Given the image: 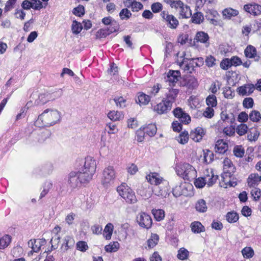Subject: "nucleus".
Instances as JSON below:
<instances>
[{
  "mask_svg": "<svg viewBox=\"0 0 261 261\" xmlns=\"http://www.w3.org/2000/svg\"><path fill=\"white\" fill-rule=\"evenodd\" d=\"M152 213L153 215L155 220L158 221H161L165 217V212L163 210L153 209L152 210Z\"/></svg>",
  "mask_w": 261,
  "mask_h": 261,
  "instance_id": "nucleus-40",
  "label": "nucleus"
},
{
  "mask_svg": "<svg viewBox=\"0 0 261 261\" xmlns=\"http://www.w3.org/2000/svg\"><path fill=\"white\" fill-rule=\"evenodd\" d=\"M196 210L199 213H205L207 210V206L205 201L203 199L198 200L195 203Z\"/></svg>",
  "mask_w": 261,
  "mask_h": 261,
  "instance_id": "nucleus-28",
  "label": "nucleus"
},
{
  "mask_svg": "<svg viewBox=\"0 0 261 261\" xmlns=\"http://www.w3.org/2000/svg\"><path fill=\"white\" fill-rule=\"evenodd\" d=\"M244 54L247 58H253L257 57V58L255 59L256 61H258L259 59V57L257 56L256 48L251 45H248L246 47L244 50Z\"/></svg>",
  "mask_w": 261,
  "mask_h": 261,
  "instance_id": "nucleus-25",
  "label": "nucleus"
},
{
  "mask_svg": "<svg viewBox=\"0 0 261 261\" xmlns=\"http://www.w3.org/2000/svg\"><path fill=\"white\" fill-rule=\"evenodd\" d=\"M205 135V132L202 127H197L191 131L190 137L195 142H199Z\"/></svg>",
  "mask_w": 261,
  "mask_h": 261,
  "instance_id": "nucleus-17",
  "label": "nucleus"
},
{
  "mask_svg": "<svg viewBox=\"0 0 261 261\" xmlns=\"http://www.w3.org/2000/svg\"><path fill=\"white\" fill-rule=\"evenodd\" d=\"M96 169V163L91 156L85 158L84 166L79 170L90 181L94 174Z\"/></svg>",
  "mask_w": 261,
  "mask_h": 261,
  "instance_id": "nucleus-6",
  "label": "nucleus"
},
{
  "mask_svg": "<svg viewBox=\"0 0 261 261\" xmlns=\"http://www.w3.org/2000/svg\"><path fill=\"white\" fill-rule=\"evenodd\" d=\"M244 10L253 15H258L261 14V6L256 4H247L244 6Z\"/></svg>",
  "mask_w": 261,
  "mask_h": 261,
  "instance_id": "nucleus-15",
  "label": "nucleus"
},
{
  "mask_svg": "<svg viewBox=\"0 0 261 261\" xmlns=\"http://www.w3.org/2000/svg\"><path fill=\"white\" fill-rule=\"evenodd\" d=\"M83 29L82 25L81 23L78 22L76 20L73 21L72 24V31L74 34H78L80 33Z\"/></svg>",
  "mask_w": 261,
  "mask_h": 261,
  "instance_id": "nucleus-47",
  "label": "nucleus"
},
{
  "mask_svg": "<svg viewBox=\"0 0 261 261\" xmlns=\"http://www.w3.org/2000/svg\"><path fill=\"white\" fill-rule=\"evenodd\" d=\"M195 186L198 188H202L206 185L205 177H199L195 179L194 181Z\"/></svg>",
  "mask_w": 261,
  "mask_h": 261,
  "instance_id": "nucleus-59",
  "label": "nucleus"
},
{
  "mask_svg": "<svg viewBox=\"0 0 261 261\" xmlns=\"http://www.w3.org/2000/svg\"><path fill=\"white\" fill-rule=\"evenodd\" d=\"M151 10L154 13H158L162 10L163 6L160 3H155L152 4L151 6Z\"/></svg>",
  "mask_w": 261,
  "mask_h": 261,
  "instance_id": "nucleus-64",
  "label": "nucleus"
},
{
  "mask_svg": "<svg viewBox=\"0 0 261 261\" xmlns=\"http://www.w3.org/2000/svg\"><path fill=\"white\" fill-rule=\"evenodd\" d=\"M89 182V180L80 171H72L68 175V185L72 189L80 187L82 184Z\"/></svg>",
  "mask_w": 261,
  "mask_h": 261,
  "instance_id": "nucleus-5",
  "label": "nucleus"
},
{
  "mask_svg": "<svg viewBox=\"0 0 261 261\" xmlns=\"http://www.w3.org/2000/svg\"><path fill=\"white\" fill-rule=\"evenodd\" d=\"M76 246V249L82 252H85L88 249L87 243L83 241L77 242Z\"/></svg>",
  "mask_w": 261,
  "mask_h": 261,
  "instance_id": "nucleus-55",
  "label": "nucleus"
},
{
  "mask_svg": "<svg viewBox=\"0 0 261 261\" xmlns=\"http://www.w3.org/2000/svg\"><path fill=\"white\" fill-rule=\"evenodd\" d=\"M223 133L228 136H232L235 134V128L232 126L226 127L223 129Z\"/></svg>",
  "mask_w": 261,
  "mask_h": 261,
  "instance_id": "nucleus-63",
  "label": "nucleus"
},
{
  "mask_svg": "<svg viewBox=\"0 0 261 261\" xmlns=\"http://www.w3.org/2000/svg\"><path fill=\"white\" fill-rule=\"evenodd\" d=\"M259 132L255 129H251L247 135V139L250 141L256 140L259 136Z\"/></svg>",
  "mask_w": 261,
  "mask_h": 261,
  "instance_id": "nucleus-44",
  "label": "nucleus"
},
{
  "mask_svg": "<svg viewBox=\"0 0 261 261\" xmlns=\"http://www.w3.org/2000/svg\"><path fill=\"white\" fill-rule=\"evenodd\" d=\"M180 76V72L178 70H170L165 79L166 82L169 83V85H174L178 81Z\"/></svg>",
  "mask_w": 261,
  "mask_h": 261,
  "instance_id": "nucleus-14",
  "label": "nucleus"
},
{
  "mask_svg": "<svg viewBox=\"0 0 261 261\" xmlns=\"http://www.w3.org/2000/svg\"><path fill=\"white\" fill-rule=\"evenodd\" d=\"M116 177V172L112 166L106 167L102 172L101 184L105 187H108L114 183Z\"/></svg>",
  "mask_w": 261,
  "mask_h": 261,
  "instance_id": "nucleus-7",
  "label": "nucleus"
},
{
  "mask_svg": "<svg viewBox=\"0 0 261 261\" xmlns=\"http://www.w3.org/2000/svg\"><path fill=\"white\" fill-rule=\"evenodd\" d=\"M114 229L113 225L111 223H108L103 230V236L107 240H110L111 238L112 232Z\"/></svg>",
  "mask_w": 261,
  "mask_h": 261,
  "instance_id": "nucleus-32",
  "label": "nucleus"
},
{
  "mask_svg": "<svg viewBox=\"0 0 261 261\" xmlns=\"http://www.w3.org/2000/svg\"><path fill=\"white\" fill-rule=\"evenodd\" d=\"M177 174L185 180L189 181L195 179L197 176V171L195 168L189 163H179L176 165Z\"/></svg>",
  "mask_w": 261,
  "mask_h": 261,
  "instance_id": "nucleus-3",
  "label": "nucleus"
},
{
  "mask_svg": "<svg viewBox=\"0 0 261 261\" xmlns=\"http://www.w3.org/2000/svg\"><path fill=\"white\" fill-rule=\"evenodd\" d=\"M255 87L252 84H246L238 87L237 92L240 95L246 96L250 95L253 93Z\"/></svg>",
  "mask_w": 261,
  "mask_h": 261,
  "instance_id": "nucleus-13",
  "label": "nucleus"
},
{
  "mask_svg": "<svg viewBox=\"0 0 261 261\" xmlns=\"http://www.w3.org/2000/svg\"><path fill=\"white\" fill-rule=\"evenodd\" d=\"M146 178L147 181L151 185L158 186L161 184L163 181V178L157 173H150L146 175Z\"/></svg>",
  "mask_w": 261,
  "mask_h": 261,
  "instance_id": "nucleus-18",
  "label": "nucleus"
},
{
  "mask_svg": "<svg viewBox=\"0 0 261 261\" xmlns=\"http://www.w3.org/2000/svg\"><path fill=\"white\" fill-rule=\"evenodd\" d=\"M194 39L196 40L197 42H200L201 43H204L206 47H207L209 45L208 35L207 33L204 32H197Z\"/></svg>",
  "mask_w": 261,
  "mask_h": 261,
  "instance_id": "nucleus-24",
  "label": "nucleus"
},
{
  "mask_svg": "<svg viewBox=\"0 0 261 261\" xmlns=\"http://www.w3.org/2000/svg\"><path fill=\"white\" fill-rule=\"evenodd\" d=\"M46 243V240L44 239H38L30 240L28 244V246L32 248V250L28 253V255L32 254L33 252H38L41 247Z\"/></svg>",
  "mask_w": 261,
  "mask_h": 261,
  "instance_id": "nucleus-11",
  "label": "nucleus"
},
{
  "mask_svg": "<svg viewBox=\"0 0 261 261\" xmlns=\"http://www.w3.org/2000/svg\"><path fill=\"white\" fill-rule=\"evenodd\" d=\"M150 100V96L143 92L138 93L137 99L136 100L137 103L140 106H145L149 103Z\"/></svg>",
  "mask_w": 261,
  "mask_h": 261,
  "instance_id": "nucleus-26",
  "label": "nucleus"
},
{
  "mask_svg": "<svg viewBox=\"0 0 261 261\" xmlns=\"http://www.w3.org/2000/svg\"><path fill=\"white\" fill-rule=\"evenodd\" d=\"M211 175L207 174L204 176L206 184L208 187L213 186L218 179V176L215 175L212 171H211Z\"/></svg>",
  "mask_w": 261,
  "mask_h": 261,
  "instance_id": "nucleus-34",
  "label": "nucleus"
},
{
  "mask_svg": "<svg viewBox=\"0 0 261 261\" xmlns=\"http://www.w3.org/2000/svg\"><path fill=\"white\" fill-rule=\"evenodd\" d=\"M191 227L192 231L194 233H200L205 230L204 227L198 221L192 223Z\"/></svg>",
  "mask_w": 261,
  "mask_h": 261,
  "instance_id": "nucleus-31",
  "label": "nucleus"
},
{
  "mask_svg": "<svg viewBox=\"0 0 261 261\" xmlns=\"http://www.w3.org/2000/svg\"><path fill=\"white\" fill-rule=\"evenodd\" d=\"M108 117L113 121H119L123 118V114L121 111H111L108 114Z\"/></svg>",
  "mask_w": 261,
  "mask_h": 261,
  "instance_id": "nucleus-29",
  "label": "nucleus"
},
{
  "mask_svg": "<svg viewBox=\"0 0 261 261\" xmlns=\"http://www.w3.org/2000/svg\"><path fill=\"white\" fill-rule=\"evenodd\" d=\"M254 104L253 100L251 97L245 98L243 101V106L247 109L253 107Z\"/></svg>",
  "mask_w": 261,
  "mask_h": 261,
  "instance_id": "nucleus-58",
  "label": "nucleus"
},
{
  "mask_svg": "<svg viewBox=\"0 0 261 261\" xmlns=\"http://www.w3.org/2000/svg\"><path fill=\"white\" fill-rule=\"evenodd\" d=\"M179 66L181 69L189 73H191L194 70V69L190 66V65L186 61L185 59L180 63Z\"/></svg>",
  "mask_w": 261,
  "mask_h": 261,
  "instance_id": "nucleus-46",
  "label": "nucleus"
},
{
  "mask_svg": "<svg viewBox=\"0 0 261 261\" xmlns=\"http://www.w3.org/2000/svg\"><path fill=\"white\" fill-rule=\"evenodd\" d=\"M74 240L73 238L70 236H67L63 240V243L61 247V249L63 251H67L68 249L74 246Z\"/></svg>",
  "mask_w": 261,
  "mask_h": 261,
  "instance_id": "nucleus-21",
  "label": "nucleus"
},
{
  "mask_svg": "<svg viewBox=\"0 0 261 261\" xmlns=\"http://www.w3.org/2000/svg\"><path fill=\"white\" fill-rule=\"evenodd\" d=\"M51 187L52 184L50 181L45 182L43 187V190L40 194V198L44 197L48 192L49 190L51 188Z\"/></svg>",
  "mask_w": 261,
  "mask_h": 261,
  "instance_id": "nucleus-57",
  "label": "nucleus"
},
{
  "mask_svg": "<svg viewBox=\"0 0 261 261\" xmlns=\"http://www.w3.org/2000/svg\"><path fill=\"white\" fill-rule=\"evenodd\" d=\"M206 102L208 107H215L217 103L216 97L214 95H209L206 99Z\"/></svg>",
  "mask_w": 261,
  "mask_h": 261,
  "instance_id": "nucleus-49",
  "label": "nucleus"
},
{
  "mask_svg": "<svg viewBox=\"0 0 261 261\" xmlns=\"http://www.w3.org/2000/svg\"><path fill=\"white\" fill-rule=\"evenodd\" d=\"M227 221L229 223L236 222L239 219L238 214L234 212H228L226 215Z\"/></svg>",
  "mask_w": 261,
  "mask_h": 261,
  "instance_id": "nucleus-42",
  "label": "nucleus"
},
{
  "mask_svg": "<svg viewBox=\"0 0 261 261\" xmlns=\"http://www.w3.org/2000/svg\"><path fill=\"white\" fill-rule=\"evenodd\" d=\"M119 244L117 242H114L106 245L105 250L108 252H116L119 249Z\"/></svg>",
  "mask_w": 261,
  "mask_h": 261,
  "instance_id": "nucleus-43",
  "label": "nucleus"
},
{
  "mask_svg": "<svg viewBox=\"0 0 261 261\" xmlns=\"http://www.w3.org/2000/svg\"><path fill=\"white\" fill-rule=\"evenodd\" d=\"M223 173L221 176L223 181L221 182V186L225 188L228 186L234 187L237 185L236 182L231 181V177L236 171L234 166L228 158H225L223 162Z\"/></svg>",
  "mask_w": 261,
  "mask_h": 261,
  "instance_id": "nucleus-2",
  "label": "nucleus"
},
{
  "mask_svg": "<svg viewBox=\"0 0 261 261\" xmlns=\"http://www.w3.org/2000/svg\"><path fill=\"white\" fill-rule=\"evenodd\" d=\"M214 158L213 153L210 150L203 151V155L200 156L201 161L206 164L211 163Z\"/></svg>",
  "mask_w": 261,
  "mask_h": 261,
  "instance_id": "nucleus-27",
  "label": "nucleus"
},
{
  "mask_svg": "<svg viewBox=\"0 0 261 261\" xmlns=\"http://www.w3.org/2000/svg\"><path fill=\"white\" fill-rule=\"evenodd\" d=\"M247 130L248 126L246 124L244 123H241V124L239 125L236 128V132L237 134L240 136H243L245 135L247 132Z\"/></svg>",
  "mask_w": 261,
  "mask_h": 261,
  "instance_id": "nucleus-51",
  "label": "nucleus"
},
{
  "mask_svg": "<svg viewBox=\"0 0 261 261\" xmlns=\"http://www.w3.org/2000/svg\"><path fill=\"white\" fill-rule=\"evenodd\" d=\"M161 16L167 25L172 29H176L178 25L177 19L173 15L169 14L168 12L164 11L161 13Z\"/></svg>",
  "mask_w": 261,
  "mask_h": 261,
  "instance_id": "nucleus-8",
  "label": "nucleus"
},
{
  "mask_svg": "<svg viewBox=\"0 0 261 261\" xmlns=\"http://www.w3.org/2000/svg\"><path fill=\"white\" fill-rule=\"evenodd\" d=\"M180 86L189 89L195 88L198 86L197 80L193 76H188L180 82Z\"/></svg>",
  "mask_w": 261,
  "mask_h": 261,
  "instance_id": "nucleus-16",
  "label": "nucleus"
},
{
  "mask_svg": "<svg viewBox=\"0 0 261 261\" xmlns=\"http://www.w3.org/2000/svg\"><path fill=\"white\" fill-rule=\"evenodd\" d=\"M241 252L244 257L246 258H250L254 254V250L250 247H245L242 250Z\"/></svg>",
  "mask_w": 261,
  "mask_h": 261,
  "instance_id": "nucleus-41",
  "label": "nucleus"
},
{
  "mask_svg": "<svg viewBox=\"0 0 261 261\" xmlns=\"http://www.w3.org/2000/svg\"><path fill=\"white\" fill-rule=\"evenodd\" d=\"M203 16L201 12H196L194 14L192 17V21L193 23L199 24L202 22Z\"/></svg>",
  "mask_w": 261,
  "mask_h": 261,
  "instance_id": "nucleus-48",
  "label": "nucleus"
},
{
  "mask_svg": "<svg viewBox=\"0 0 261 261\" xmlns=\"http://www.w3.org/2000/svg\"><path fill=\"white\" fill-rule=\"evenodd\" d=\"M119 195L128 204H135L137 198L134 191L126 184L122 183L117 188Z\"/></svg>",
  "mask_w": 261,
  "mask_h": 261,
  "instance_id": "nucleus-4",
  "label": "nucleus"
},
{
  "mask_svg": "<svg viewBox=\"0 0 261 261\" xmlns=\"http://www.w3.org/2000/svg\"><path fill=\"white\" fill-rule=\"evenodd\" d=\"M179 14L182 18H190L192 15V12L190 7L187 5H185L184 8H182V10L180 11Z\"/></svg>",
  "mask_w": 261,
  "mask_h": 261,
  "instance_id": "nucleus-38",
  "label": "nucleus"
},
{
  "mask_svg": "<svg viewBox=\"0 0 261 261\" xmlns=\"http://www.w3.org/2000/svg\"><path fill=\"white\" fill-rule=\"evenodd\" d=\"M249 118L253 122H258L261 119V115L258 111L253 110L249 114Z\"/></svg>",
  "mask_w": 261,
  "mask_h": 261,
  "instance_id": "nucleus-45",
  "label": "nucleus"
},
{
  "mask_svg": "<svg viewBox=\"0 0 261 261\" xmlns=\"http://www.w3.org/2000/svg\"><path fill=\"white\" fill-rule=\"evenodd\" d=\"M185 4L182 2L180 0L176 1L175 3L172 4V8H174L176 10L178 11L179 14L180 12V11L182 10V8H184Z\"/></svg>",
  "mask_w": 261,
  "mask_h": 261,
  "instance_id": "nucleus-62",
  "label": "nucleus"
},
{
  "mask_svg": "<svg viewBox=\"0 0 261 261\" xmlns=\"http://www.w3.org/2000/svg\"><path fill=\"white\" fill-rule=\"evenodd\" d=\"M61 115L57 110L46 109L41 115L36 122L39 126H50L60 121Z\"/></svg>",
  "mask_w": 261,
  "mask_h": 261,
  "instance_id": "nucleus-1",
  "label": "nucleus"
},
{
  "mask_svg": "<svg viewBox=\"0 0 261 261\" xmlns=\"http://www.w3.org/2000/svg\"><path fill=\"white\" fill-rule=\"evenodd\" d=\"M153 191L155 195L164 197H166L169 194V188L167 185L158 186L154 189Z\"/></svg>",
  "mask_w": 261,
  "mask_h": 261,
  "instance_id": "nucleus-22",
  "label": "nucleus"
},
{
  "mask_svg": "<svg viewBox=\"0 0 261 261\" xmlns=\"http://www.w3.org/2000/svg\"><path fill=\"white\" fill-rule=\"evenodd\" d=\"M178 93V89L171 88L169 90L168 92L166 93V98L164 100L172 106V103L175 102Z\"/></svg>",
  "mask_w": 261,
  "mask_h": 261,
  "instance_id": "nucleus-20",
  "label": "nucleus"
},
{
  "mask_svg": "<svg viewBox=\"0 0 261 261\" xmlns=\"http://www.w3.org/2000/svg\"><path fill=\"white\" fill-rule=\"evenodd\" d=\"M185 187V185H181L179 186H176L172 190V193L173 195L176 197H179L181 195H187V193L182 189Z\"/></svg>",
  "mask_w": 261,
  "mask_h": 261,
  "instance_id": "nucleus-39",
  "label": "nucleus"
},
{
  "mask_svg": "<svg viewBox=\"0 0 261 261\" xmlns=\"http://www.w3.org/2000/svg\"><path fill=\"white\" fill-rule=\"evenodd\" d=\"M172 108V105L163 99L162 102H160L154 107L153 110L159 114L166 113L169 111Z\"/></svg>",
  "mask_w": 261,
  "mask_h": 261,
  "instance_id": "nucleus-12",
  "label": "nucleus"
},
{
  "mask_svg": "<svg viewBox=\"0 0 261 261\" xmlns=\"http://www.w3.org/2000/svg\"><path fill=\"white\" fill-rule=\"evenodd\" d=\"M228 145L222 139L218 140L215 144V150L219 153H224L227 150Z\"/></svg>",
  "mask_w": 261,
  "mask_h": 261,
  "instance_id": "nucleus-23",
  "label": "nucleus"
},
{
  "mask_svg": "<svg viewBox=\"0 0 261 261\" xmlns=\"http://www.w3.org/2000/svg\"><path fill=\"white\" fill-rule=\"evenodd\" d=\"M189 255V251L184 248H180L177 254V257L180 260H184L188 258Z\"/></svg>",
  "mask_w": 261,
  "mask_h": 261,
  "instance_id": "nucleus-52",
  "label": "nucleus"
},
{
  "mask_svg": "<svg viewBox=\"0 0 261 261\" xmlns=\"http://www.w3.org/2000/svg\"><path fill=\"white\" fill-rule=\"evenodd\" d=\"M132 16V13L127 8L122 9L119 13V16L122 20H127Z\"/></svg>",
  "mask_w": 261,
  "mask_h": 261,
  "instance_id": "nucleus-50",
  "label": "nucleus"
},
{
  "mask_svg": "<svg viewBox=\"0 0 261 261\" xmlns=\"http://www.w3.org/2000/svg\"><path fill=\"white\" fill-rule=\"evenodd\" d=\"M145 132L142 128H140L136 132L137 140L139 142H142L144 139Z\"/></svg>",
  "mask_w": 261,
  "mask_h": 261,
  "instance_id": "nucleus-60",
  "label": "nucleus"
},
{
  "mask_svg": "<svg viewBox=\"0 0 261 261\" xmlns=\"http://www.w3.org/2000/svg\"><path fill=\"white\" fill-rule=\"evenodd\" d=\"M261 181V175L257 173H251L247 178V185L249 187H255Z\"/></svg>",
  "mask_w": 261,
  "mask_h": 261,
  "instance_id": "nucleus-19",
  "label": "nucleus"
},
{
  "mask_svg": "<svg viewBox=\"0 0 261 261\" xmlns=\"http://www.w3.org/2000/svg\"><path fill=\"white\" fill-rule=\"evenodd\" d=\"M234 155L238 158H242L245 153L244 149L242 146H236L233 150Z\"/></svg>",
  "mask_w": 261,
  "mask_h": 261,
  "instance_id": "nucleus-53",
  "label": "nucleus"
},
{
  "mask_svg": "<svg viewBox=\"0 0 261 261\" xmlns=\"http://www.w3.org/2000/svg\"><path fill=\"white\" fill-rule=\"evenodd\" d=\"M11 241V238L8 234L0 238V249L7 247L10 243Z\"/></svg>",
  "mask_w": 261,
  "mask_h": 261,
  "instance_id": "nucleus-36",
  "label": "nucleus"
},
{
  "mask_svg": "<svg viewBox=\"0 0 261 261\" xmlns=\"http://www.w3.org/2000/svg\"><path fill=\"white\" fill-rule=\"evenodd\" d=\"M62 94V92L61 90L54 92L53 93L41 94L38 96L37 99L38 104H44L48 101L53 100L58 97H60Z\"/></svg>",
  "mask_w": 261,
  "mask_h": 261,
  "instance_id": "nucleus-10",
  "label": "nucleus"
},
{
  "mask_svg": "<svg viewBox=\"0 0 261 261\" xmlns=\"http://www.w3.org/2000/svg\"><path fill=\"white\" fill-rule=\"evenodd\" d=\"M214 114V111L213 108L207 107L203 113V115L206 118H211Z\"/></svg>",
  "mask_w": 261,
  "mask_h": 261,
  "instance_id": "nucleus-61",
  "label": "nucleus"
},
{
  "mask_svg": "<svg viewBox=\"0 0 261 261\" xmlns=\"http://www.w3.org/2000/svg\"><path fill=\"white\" fill-rule=\"evenodd\" d=\"M159 237L156 234H152L151 237L147 240V246L149 249L153 248L158 243Z\"/></svg>",
  "mask_w": 261,
  "mask_h": 261,
  "instance_id": "nucleus-33",
  "label": "nucleus"
},
{
  "mask_svg": "<svg viewBox=\"0 0 261 261\" xmlns=\"http://www.w3.org/2000/svg\"><path fill=\"white\" fill-rule=\"evenodd\" d=\"M251 194L254 201H258L261 196V192L259 188H254L251 191Z\"/></svg>",
  "mask_w": 261,
  "mask_h": 261,
  "instance_id": "nucleus-56",
  "label": "nucleus"
},
{
  "mask_svg": "<svg viewBox=\"0 0 261 261\" xmlns=\"http://www.w3.org/2000/svg\"><path fill=\"white\" fill-rule=\"evenodd\" d=\"M137 221L140 226L149 229L152 225V219L147 214L141 212L139 213L137 217Z\"/></svg>",
  "mask_w": 261,
  "mask_h": 261,
  "instance_id": "nucleus-9",
  "label": "nucleus"
},
{
  "mask_svg": "<svg viewBox=\"0 0 261 261\" xmlns=\"http://www.w3.org/2000/svg\"><path fill=\"white\" fill-rule=\"evenodd\" d=\"M223 15L225 18L230 19L231 17L236 16L238 14V11L231 8L224 9L223 12Z\"/></svg>",
  "mask_w": 261,
  "mask_h": 261,
  "instance_id": "nucleus-37",
  "label": "nucleus"
},
{
  "mask_svg": "<svg viewBox=\"0 0 261 261\" xmlns=\"http://www.w3.org/2000/svg\"><path fill=\"white\" fill-rule=\"evenodd\" d=\"M143 130L149 136H153L156 133V127L154 124H149L147 126L142 128Z\"/></svg>",
  "mask_w": 261,
  "mask_h": 261,
  "instance_id": "nucleus-30",
  "label": "nucleus"
},
{
  "mask_svg": "<svg viewBox=\"0 0 261 261\" xmlns=\"http://www.w3.org/2000/svg\"><path fill=\"white\" fill-rule=\"evenodd\" d=\"M189 136L188 132L184 131L181 132L178 137H176V140L181 144H186L189 140Z\"/></svg>",
  "mask_w": 261,
  "mask_h": 261,
  "instance_id": "nucleus-35",
  "label": "nucleus"
},
{
  "mask_svg": "<svg viewBox=\"0 0 261 261\" xmlns=\"http://www.w3.org/2000/svg\"><path fill=\"white\" fill-rule=\"evenodd\" d=\"M114 100L118 107L123 108L126 107V100L123 97H115Z\"/></svg>",
  "mask_w": 261,
  "mask_h": 261,
  "instance_id": "nucleus-54",
  "label": "nucleus"
}]
</instances>
